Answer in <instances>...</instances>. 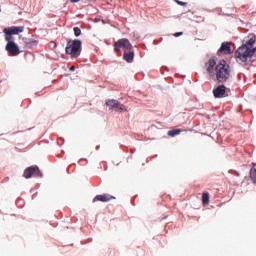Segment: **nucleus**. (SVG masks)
<instances>
[{
	"instance_id": "obj_1",
	"label": "nucleus",
	"mask_w": 256,
	"mask_h": 256,
	"mask_svg": "<svg viewBox=\"0 0 256 256\" xmlns=\"http://www.w3.org/2000/svg\"><path fill=\"white\" fill-rule=\"evenodd\" d=\"M256 41V36L251 37L246 41V43L242 44V46H239L237 51L235 52L236 60L237 62L246 63L249 58L253 57L256 46H254Z\"/></svg>"
},
{
	"instance_id": "obj_2",
	"label": "nucleus",
	"mask_w": 256,
	"mask_h": 256,
	"mask_svg": "<svg viewBox=\"0 0 256 256\" xmlns=\"http://www.w3.org/2000/svg\"><path fill=\"white\" fill-rule=\"evenodd\" d=\"M215 75L216 80L219 81V83H226L228 81V79L231 77V69L229 68L227 62L223 60L217 64L215 67Z\"/></svg>"
},
{
	"instance_id": "obj_3",
	"label": "nucleus",
	"mask_w": 256,
	"mask_h": 256,
	"mask_svg": "<svg viewBox=\"0 0 256 256\" xmlns=\"http://www.w3.org/2000/svg\"><path fill=\"white\" fill-rule=\"evenodd\" d=\"M81 45H82L81 40H78V39L74 41L69 40L65 48L66 55H70L72 56V58H78V56H80V53H81Z\"/></svg>"
},
{
	"instance_id": "obj_4",
	"label": "nucleus",
	"mask_w": 256,
	"mask_h": 256,
	"mask_svg": "<svg viewBox=\"0 0 256 256\" xmlns=\"http://www.w3.org/2000/svg\"><path fill=\"white\" fill-rule=\"evenodd\" d=\"M113 47L114 52L117 54L120 53L121 49H124V51H131L133 49V46L128 39H118L117 42H114Z\"/></svg>"
},
{
	"instance_id": "obj_5",
	"label": "nucleus",
	"mask_w": 256,
	"mask_h": 256,
	"mask_svg": "<svg viewBox=\"0 0 256 256\" xmlns=\"http://www.w3.org/2000/svg\"><path fill=\"white\" fill-rule=\"evenodd\" d=\"M33 176H35V177L43 176L41 171H39V168L37 165L26 168L25 171L23 172V177H25L26 179H30Z\"/></svg>"
},
{
	"instance_id": "obj_6",
	"label": "nucleus",
	"mask_w": 256,
	"mask_h": 256,
	"mask_svg": "<svg viewBox=\"0 0 256 256\" xmlns=\"http://www.w3.org/2000/svg\"><path fill=\"white\" fill-rule=\"evenodd\" d=\"M105 105H107V107L112 110H116V111H127V108L121 104L119 101L115 100V99H107L105 100Z\"/></svg>"
},
{
	"instance_id": "obj_7",
	"label": "nucleus",
	"mask_w": 256,
	"mask_h": 256,
	"mask_svg": "<svg viewBox=\"0 0 256 256\" xmlns=\"http://www.w3.org/2000/svg\"><path fill=\"white\" fill-rule=\"evenodd\" d=\"M5 50L12 56H18L20 54L19 46L13 41L6 43Z\"/></svg>"
},
{
	"instance_id": "obj_8",
	"label": "nucleus",
	"mask_w": 256,
	"mask_h": 256,
	"mask_svg": "<svg viewBox=\"0 0 256 256\" xmlns=\"http://www.w3.org/2000/svg\"><path fill=\"white\" fill-rule=\"evenodd\" d=\"M24 31L23 26H12L3 30L5 35H19Z\"/></svg>"
},
{
	"instance_id": "obj_9",
	"label": "nucleus",
	"mask_w": 256,
	"mask_h": 256,
	"mask_svg": "<svg viewBox=\"0 0 256 256\" xmlns=\"http://www.w3.org/2000/svg\"><path fill=\"white\" fill-rule=\"evenodd\" d=\"M115 197L109 195V194H104V195H96L95 198L92 200V202H103V203H106L108 201H111V200H114Z\"/></svg>"
},
{
	"instance_id": "obj_10",
	"label": "nucleus",
	"mask_w": 256,
	"mask_h": 256,
	"mask_svg": "<svg viewBox=\"0 0 256 256\" xmlns=\"http://www.w3.org/2000/svg\"><path fill=\"white\" fill-rule=\"evenodd\" d=\"M224 95H225L224 85H219L215 89H213V96H215V98H223Z\"/></svg>"
},
{
	"instance_id": "obj_11",
	"label": "nucleus",
	"mask_w": 256,
	"mask_h": 256,
	"mask_svg": "<svg viewBox=\"0 0 256 256\" xmlns=\"http://www.w3.org/2000/svg\"><path fill=\"white\" fill-rule=\"evenodd\" d=\"M219 52L224 53V55H231V43L222 42Z\"/></svg>"
},
{
	"instance_id": "obj_12",
	"label": "nucleus",
	"mask_w": 256,
	"mask_h": 256,
	"mask_svg": "<svg viewBox=\"0 0 256 256\" xmlns=\"http://www.w3.org/2000/svg\"><path fill=\"white\" fill-rule=\"evenodd\" d=\"M122 58L128 63H132L134 60V52L132 50H124Z\"/></svg>"
},
{
	"instance_id": "obj_13",
	"label": "nucleus",
	"mask_w": 256,
	"mask_h": 256,
	"mask_svg": "<svg viewBox=\"0 0 256 256\" xmlns=\"http://www.w3.org/2000/svg\"><path fill=\"white\" fill-rule=\"evenodd\" d=\"M215 65H216L215 59L214 58H210V60H208V62L206 64L208 74H213L214 73Z\"/></svg>"
},
{
	"instance_id": "obj_14",
	"label": "nucleus",
	"mask_w": 256,
	"mask_h": 256,
	"mask_svg": "<svg viewBox=\"0 0 256 256\" xmlns=\"http://www.w3.org/2000/svg\"><path fill=\"white\" fill-rule=\"evenodd\" d=\"M23 44L26 48H33L34 46H37L38 42L33 39L23 38L22 39Z\"/></svg>"
},
{
	"instance_id": "obj_15",
	"label": "nucleus",
	"mask_w": 256,
	"mask_h": 256,
	"mask_svg": "<svg viewBox=\"0 0 256 256\" xmlns=\"http://www.w3.org/2000/svg\"><path fill=\"white\" fill-rule=\"evenodd\" d=\"M209 202H210V195L208 192H204L202 194V204L204 206H207V205H209Z\"/></svg>"
},
{
	"instance_id": "obj_16",
	"label": "nucleus",
	"mask_w": 256,
	"mask_h": 256,
	"mask_svg": "<svg viewBox=\"0 0 256 256\" xmlns=\"http://www.w3.org/2000/svg\"><path fill=\"white\" fill-rule=\"evenodd\" d=\"M180 133H181V130L176 128V129L169 130L168 131V136L169 137H175L177 135H180Z\"/></svg>"
},
{
	"instance_id": "obj_17",
	"label": "nucleus",
	"mask_w": 256,
	"mask_h": 256,
	"mask_svg": "<svg viewBox=\"0 0 256 256\" xmlns=\"http://www.w3.org/2000/svg\"><path fill=\"white\" fill-rule=\"evenodd\" d=\"M250 179H251L252 183L256 184V169L255 168L250 169Z\"/></svg>"
},
{
	"instance_id": "obj_18",
	"label": "nucleus",
	"mask_w": 256,
	"mask_h": 256,
	"mask_svg": "<svg viewBox=\"0 0 256 256\" xmlns=\"http://www.w3.org/2000/svg\"><path fill=\"white\" fill-rule=\"evenodd\" d=\"M81 29L80 28H78V27H74V35L76 36V37H79L80 35H81Z\"/></svg>"
},
{
	"instance_id": "obj_19",
	"label": "nucleus",
	"mask_w": 256,
	"mask_h": 256,
	"mask_svg": "<svg viewBox=\"0 0 256 256\" xmlns=\"http://www.w3.org/2000/svg\"><path fill=\"white\" fill-rule=\"evenodd\" d=\"M11 40H12V35L11 34H5V41H8V43H9V42H11Z\"/></svg>"
},
{
	"instance_id": "obj_20",
	"label": "nucleus",
	"mask_w": 256,
	"mask_h": 256,
	"mask_svg": "<svg viewBox=\"0 0 256 256\" xmlns=\"http://www.w3.org/2000/svg\"><path fill=\"white\" fill-rule=\"evenodd\" d=\"M177 5H181V6H187L188 3L187 2H181L180 0H176Z\"/></svg>"
},
{
	"instance_id": "obj_21",
	"label": "nucleus",
	"mask_w": 256,
	"mask_h": 256,
	"mask_svg": "<svg viewBox=\"0 0 256 256\" xmlns=\"http://www.w3.org/2000/svg\"><path fill=\"white\" fill-rule=\"evenodd\" d=\"M181 35H183V32H176L173 34L174 37H180Z\"/></svg>"
},
{
	"instance_id": "obj_22",
	"label": "nucleus",
	"mask_w": 256,
	"mask_h": 256,
	"mask_svg": "<svg viewBox=\"0 0 256 256\" xmlns=\"http://www.w3.org/2000/svg\"><path fill=\"white\" fill-rule=\"evenodd\" d=\"M75 69H76L75 66L70 67V71H75Z\"/></svg>"
},
{
	"instance_id": "obj_23",
	"label": "nucleus",
	"mask_w": 256,
	"mask_h": 256,
	"mask_svg": "<svg viewBox=\"0 0 256 256\" xmlns=\"http://www.w3.org/2000/svg\"><path fill=\"white\" fill-rule=\"evenodd\" d=\"M80 0H70V2H72V3H77V2H79Z\"/></svg>"
}]
</instances>
